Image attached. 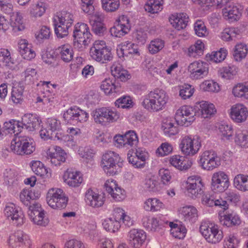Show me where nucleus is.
Listing matches in <instances>:
<instances>
[{"mask_svg": "<svg viewBox=\"0 0 248 248\" xmlns=\"http://www.w3.org/2000/svg\"><path fill=\"white\" fill-rule=\"evenodd\" d=\"M169 100V96L166 91L156 88L142 97L141 105L149 112H158L165 108Z\"/></svg>", "mask_w": 248, "mask_h": 248, "instance_id": "nucleus-1", "label": "nucleus"}, {"mask_svg": "<svg viewBox=\"0 0 248 248\" xmlns=\"http://www.w3.org/2000/svg\"><path fill=\"white\" fill-rule=\"evenodd\" d=\"M91 116L95 123L106 126L120 120V113L113 107H103L94 109Z\"/></svg>", "mask_w": 248, "mask_h": 248, "instance_id": "nucleus-2", "label": "nucleus"}, {"mask_svg": "<svg viewBox=\"0 0 248 248\" xmlns=\"http://www.w3.org/2000/svg\"><path fill=\"white\" fill-rule=\"evenodd\" d=\"M123 161L119 155L113 151L106 152L102 156L101 166L107 175L117 174L123 166Z\"/></svg>", "mask_w": 248, "mask_h": 248, "instance_id": "nucleus-3", "label": "nucleus"}, {"mask_svg": "<svg viewBox=\"0 0 248 248\" xmlns=\"http://www.w3.org/2000/svg\"><path fill=\"white\" fill-rule=\"evenodd\" d=\"M73 37L75 48L82 51L90 43L92 35L87 24L78 22L75 25Z\"/></svg>", "mask_w": 248, "mask_h": 248, "instance_id": "nucleus-4", "label": "nucleus"}, {"mask_svg": "<svg viewBox=\"0 0 248 248\" xmlns=\"http://www.w3.org/2000/svg\"><path fill=\"white\" fill-rule=\"evenodd\" d=\"M202 146V139L198 135H185L181 138L179 144L181 153L188 156H193L197 155Z\"/></svg>", "mask_w": 248, "mask_h": 248, "instance_id": "nucleus-5", "label": "nucleus"}, {"mask_svg": "<svg viewBox=\"0 0 248 248\" xmlns=\"http://www.w3.org/2000/svg\"><path fill=\"white\" fill-rule=\"evenodd\" d=\"M200 232L206 241L212 244L219 243L223 238V231L218 225L210 221H202Z\"/></svg>", "mask_w": 248, "mask_h": 248, "instance_id": "nucleus-6", "label": "nucleus"}, {"mask_svg": "<svg viewBox=\"0 0 248 248\" xmlns=\"http://www.w3.org/2000/svg\"><path fill=\"white\" fill-rule=\"evenodd\" d=\"M64 133L62 128L60 121L54 118H47L45 122L44 127H43L39 132L41 138L44 140H57Z\"/></svg>", "mask_w": 248, "mask_h": 248, "instance_id": "nucleus-7", "label": "nucleus"}, {"mask_svg": "<svg viewBox=\"0 0 248 248\" xmlns=\"http://www.w3.org/2000/svg\"><path fill=\"white\" fill-rule=\"evenodd\" d=\"M92 58L102 63L110 61L113 58L110 49L107 46L104 40H97L94 42L90 49Z\"/></svg>", "mask_w": 248, "mask_h": 248, "instance_id": "nucleus-8", "label": "nucleus"}, {"mask_svg": "<svg viewBox=\"0 0 248 248\" xmlns=\"http://www.w3.org/2000/svg\"><path fill=\"white\" fill-rule=\"evenodd\" d=\"M48 205L54 209L65 208L68 202V197L61 188L53 187L50 188L46 195Z\"/></svg>", "mask_w": 248, "mask_h": 248, "instance_id": "nucleus-9", "label": "nucleus"}, {"mask_svg": "<svg viewBox=\"0 0 248 248\" xmlns=\"http://www.w3.org/2000/svg\"><path fill=\"white\" fill-rule=\"evenodd\" d=\"M10 148L17 155H31L35 150V143L32 138L27 136L15 137L11 141Z\"/></svg>", "mask_w": 248, "mask_h": 248, "instance_id": "nucleus-10", "label": "nucleus"}, {"mask_svg": "<svg viewBox=\"0 0 248 248\" xmlns=\"http://www.w3.org/2000/svg\"><path fill=\"white\" fill-rule=\"evenodd\" d=\"M3 216L6 220L17 227L25 223L26 217L20 208L13 203L7 204L3 209Z\"/></svg>", "mask_w": 248, "mask_h": 248, "instance_id": "nucleus-11", "label": "nucleus"}, {"mask_svg": "<svg viewBox=\"0 0 248 248\" xmlns=\"http://www.w3.org/2000/svg\"><path fill=\"white\" fill-rule=\"evenodd\" d=\"M184 187L188 196L196 199L203 194L204 184L201 176L192 175L189 176L185 182Z\"/></svg>", "mask_w": 248, "mask_h": 248, "instance_id": "nucleus-12", "label": "nucleus"}, {"mask_svg": "<svg viewBox=\"0 0 248 248\" xmlns=\"http://www.w3.org/2000/svg\"><path fill=\"white\" fill-rule=\"evenodd\" d=\"M195 108L189 105H183L179 108L174 114V120L177 125L188 127L195 120Z\"/></svg>", "mask_w": 248, "mask_h": 248, "instance_id": "nucleus-13", "label": "nucleus"}, {"mask_svg": "<svg viewBox=\"0 0 248 248\" xmlns=\"http://www.w3.org/2000/svg\"><path fill=\"white\" fill-rule=\"evenodd\" d=\"M199 164L202 169L211 171L217 168L221 163L220 157L213 150H206L199 156Z\"/></svg>", "mask_w": 248, "mask_h": 248, "instance_id": "nucleus-14", "label": "nucleus"}, {"mask_svg": "<svg viewBox=\"0 0 248 248\" xmlns=\"http://www.w3.org/2000/svg\"><path fill=\"white\" fill-rule=\"evenodd\" d=\"M7 244L9 248H31L32 241L29 234L18 230L10 234Z\"/></svg>", "mask_w": 248, "mask_h": 248, "instance_id": "nucleus-15", "label": "nucleus"}, {"mask_svg": "<svg viewBox=\"0 0 248 248\" xmlns=\"http://www.w3.org/2000/svg\"><path fill=\"white\" fill-rule=\"evenodd\" d=\"M131 28L129 17L122 15L117 18L113 27L110 28L109 32L113 37L121 38L127 34Z\"/></svg>", "mask_w": 248, "mask_h": 248, "instance_id": "nucleus-16", "label": "nucleus"}, {"mask_svg": "<svg viewBox=\"0 0 248 248\" xmlns=\"http://www.w3.org/2000/svg\"><path fill=\"white\" fill-rule=\"evenodd\" d=\"M115 145L119 148L129 149L137 145L139 142L138 134L134 130H128L124 134L114 137Z\"/></svg>", "mask_w": 248, "mask_h": 248, "instance_id": "nucleus-17", "label": "nucleus"}, {"mask_svg": "<svg viewBox=\"0 0 248 248\" xmlns=\"http://www.w3.org/2000/svg\"><path fill=\"white\" fill-rule=\"evenodd\" d=\"M127 156L128 162L134 168L143 169L149 159V154L145 149L138 147L135 149V152L133 149L129 150Z\"/></svg>", "mask_w": 248, "mask_h": 248, "instance_id": "nucleus-18", "label": "nucleus"}, {"mask_svg": "<svg viewBox=\"0 0 248 248\" xmlns=\"http://www.w3.org/2000/svg\"><path fill=\"white\" fill-rule=\"evenodd\" d=\"M230 186L229 177L226 172L223 171H218L213 174L211 178V187L214 192H224Z\"/></svg>", "mask_w": 248, "mask_h": 248, "instance_id": "nucleus-19", "label": "nucleus"}, {"mask_svg": "<svg viewBox=\"0 0 248 248\" xmlns=\"http://www.w3.org/2000/svg\"><path fill=\"white\" fill-rule=\"evenodd\" d=\"M189 77L193 79H200L205 78L209 73V65L201 60L195 61L187 67Z\"/></svg>", "mask_w": 248, "mask_h": 248, "instance_id": "nucleus-20", "label": "nucleus"}, {"mask_svg": "<svg viewBox=\"0 0 248 248\" xmlns=\"http://www.w3.org/2000/svg\"><path fill=\"white\" fill-rule=\"evenodd\" d=\"M28 215L31 220L35 225L45 227L49 223L44 210L38 203H34L29 206Z\"/></svg>", "mask_w": 248, "mask_h": 248, "instance_id": "nucleus-21", "label": "nucleus"}, {"mask_svg": "<svg viewBox=\"0 0 248 248\" xmlns=\"http://www.w3.org/2000/svg\"><path fill=\"white\" fill-rule=\"evenodd\" d=\"M64 121L67 123L71 124L74 121L80 123L88 121L89 114L86 111L77 107H71L63 114Z\"/></svg>", "mask_w": 248, "mask_h": 248, "instance_id": "nucleus-22", "label": "nucleus"}, {"mask_svg": "<svg viewBox=\"0 0 248 248\" xmlns=\"http://www.w3.org/2000/svg\"><path fill=\"white\" fill-rule=\"evenodd\" d=\"M228 114L234 123L242 124L245 123L248 118V108L243 103H236L231 106Z\"/></svg>", "mask_w": 248, "mask_h": 248, "instance_id": "nucleus-23", "label": "nucleus"}, {"mask_svg": "<svg viewBox=\"0 0 248 248\" xmlns=\"http://www.w3.org/2000/svg\"><path fill=\"white\" fill-rule=\"evenodd\" d=\"M62 179L63 182L71 188L79 187L84 182L82 172L72 169H68L64 171Z\"/></svg>", "mask_w": 248, "mask_h": 248, "instance_id": "nucleus-24", "label": "nucleus"}, {"mask_svg": "<svg viewBox=\"0 0 248 248\" xmlns=\"http://www.w3.org/2000/svg\"><path fill=\"white\" fill-rule=\"evenodd\" d=\"M177 214L179 217L186 224L192 225L195 223L199 217L197 208L190 205L180 207L177 210Z\"/></svg>", "mask_w": 248, "mask_h": 248, "instance_id": "nucleus-25", "label": "nucleus"}, {"mask_svg": "<svg viewBox=\"0 0 248 248\" xmlns=\"http://www.w3.org/2000/svg\"><path fill=\"white\" fill-rule=\"evenodd\" d=\"M46 155L47 158L55 166H60L64 163L67 158V153L65 151L57 145L49 147L46 151Z\"/></svg>", "mask_w": 248, "mask_h": 248, "instance_id": "nucleus-26", "label": "nucleus"}, {"mask_svg": "<svg viewBox=\"0 0 248 248\" xmlns=\"http://www.w3.org/2000/svg\"><path fill=\"white\" fill-rule=\"evenodd\" d=\"M84 200L87 205L97 208L104 205L106 197L104 194L90 188L85 193Z\"/></svg>", "mask_w": 248, "mask_h": 248, "instance_id": "nucleus-27", "label": "nucleus"}, {"mask_svg": "<svg viewBox=\"0 0 248 248\" xmlns=\"http://www.w3.org/2000/svg\"><path fill=\"white\" fill-rule=\"evenodd\" d=\"M162 215H159L156 217L145 215L142 218V223L146 229L155 231L165 224H168V221H166Z\"/></svg>", "mask_w": 248, "mask_h": 248, "instance_id": "nucleus-28", "label": "nucleus"}, {"mask_svg": "<svg viewBox=\"0 0 248 248\" xmlns=\"http://www.w3.org/2000/svg\"><path fill=\"white\" fill-rule=\"evenodd\" d=\"M147 238L145 232L141 229H132L127 233V240L133 248H140Z\"/></svg>", "mask_w": 248, "mask_h": 248, "instance_id": "nucleus-29", "label": "nucleus"}, {"mask_svg": "<svg viewBox=\"0 0 248 248\" xmlns=\"http://www.w3.org/2000/svg\"><path fill=\"white\" fill-rule=\"evenodd\" d=\"M117 54L119 58L131 57L134 55H140L138 46L131 42L125 41L117 46Z\"/></svg>", "mask_w": 248, "mask_h": 248, "instance_id": "nucleus-30", "label": "nucleus"}, {"mask_svg": "<svg viewBox=\"0 0 248 248\" xmlns=\"http://www.w3.org/2000/svg\"><path fill=\"white\" fill-rule=\"evenodd\" d=\"M194 108L203 118H210L217 113L215 105L207 101L202 100L197 102L194 105Z\"/></svg>", "mask_w": 248, "mask_h": 248, "instance_id": "nucleus-31", "label": "nucleus"}, {"mask_svg": "<svg viewBox=\"0 0 248 248\" xmlns=\"http://www.w3.org/2000/svg\"><path fill=\"white\" fill-rule=\"evenodd\" d=\"M169 160L171 166L180 171L187 170L193 164L191 159L186 158L184 156L180 155L170 156Z\"/></svg>", "mask_w": 248, "mask_h": 248, "instance_id": "nucleus-32", "label": "nucleus"}, {"mask_svg": "<svg viewBox=\"0 0 248 248\" xmlns=\"http://www.w3.org/2000/svg\"><path fill=\"white\" fill-rule=\"evenodd\" d=\"M41 120L36 114H25L21 118V125L29 131H34L39 127Z\"/></svg>", "mask_w": 248, "mask_h": 248, "instance_id": "nucleus-33", "label": "nucleus"}, {"mask_svg": "<svg viewBox=\"0 0 248 248\" xmlns=\"http://www.w3.org/2000/svg\"><path fill=\"white\" fill-rule=\"evenodd\" d=\"M18 51L25 60H31L35 58L36 53L31 44L25 39H20L17 43Z\"/></svg>", "mask_w": 248, "mask_h": 248, "instance_id": "nucleus-34", "label": "nucleus"}, {"mask_svg": "<svg viewBox=\"0 0 248 248\" xmlns=\"http://www.w3.org/2000/svg\"><path fill=\"white\" fill-rule=\"evenodd\" d=\"M242 9L241 6L233 4L229 5L228 7L223 8L222 16L224 19L229 22H233L238 20L242 15Z\"/></svg>", "mask_w": 248, "mask_h": 248, "instance_id": "nucleus-35", "label": "nucleus"}, {"mask_svg": "<svg viewBox=\"0 0 248 248\" xmlns=\"http://www.w3.org/2000/svg\"><path fill=\"white\" fill-rule=\"evenodd\" d=\"M142 207L146 212L155 213L164 210L165 205L158 198L152 197L146 199L143 202Z\"/></svg>", "mask_w": 248, "mask_h": 248, "instance_id": "nucleus-36", "label": "nucleus"}, {"mask_svg": "<svg viewBox=\"0 0 248 248\" xmlns=\"http://www.w3.org/2000/svg\"><path fill=\"white\" fill-rule=\"evenodd\" d=\"M179 126L171 118H166L162 121L161 129L164 135L168 137L177 135L180 131Z\"/></svg>", "mask_w": 248, "mask_h": 248, "instance_id": "nucleus-37", "label": "nucleus"}, {"mask_svg": "<svg viewBox=\"0 0 248 248\" xmlns=\"http://www.w3.org/2000/svg\"><path fill=\"white\" fill-rule=\"evenodd\" d=\"M189 17L184 13L172 14L169 17V22L175 29L180 31L185 29L187 26Z\"/></svg>", "mask_w": 248, "mask_h": 248, "instance_id": "nucleus-38", "label": "nucleus"}, {"mask_svg": "<svg viewBox=\"0 0 248 248\" xmlns=\"http://www.w3.org/2000/svg\"><path fill=\"white\" fill-rule=\"evenodd\" d=\"M100 88L107 95L113 93L120 94L124 92L122 87L118 83L116 84L115 80L110 78H106L103 80Z\"/></svg>", "mask_w": 248, "mask_h": 248, "instance_id": "nucleus-39", "label": "nucleus"}, {"mask_svg": "<svg viewBox=\"0 0 248 248\" xmlns=\"http://www.w3.org/2000/svg\"><path fill=\"white\" fill-rule=\"evenodd\" d=\"M32 170L38 176L43 178H49L51 177V170L46 167L44 164L38 160H33L31 163Z\"/></svg>", "mask_w": 248, "mask_h": 248, "instance_id": "nucleus-40", "label": "nucleus"}, {"mask_svg": "<svg viewBox=\"0 0 248 248\" xmlns=\"http://www.w3.org/2000/svg\"><path fill=\"white\" fill-rule=\"evenodd\" d=\"M219 220L222 225L227 227L239 225L241 223L240 217L233 212H226L220 216Z\"/></svg>", "mask_w": 248, "mask_h": 248, "instance_id": "nucleus-41", "label": "nucleus"}, {"mask_svg": "<svg viewBox=\"0 0 248 248\" xmlns=\"http://www.w3.org/2000/svg\"><path fill=\"white\" fill-rule=\"evenodd\" d=\"M112 216L115 217L120 222V223L122 222L125 226L128 227L132 226L134 224L133 219L122 208L119 207L114 208Z\"/></svg>", "mask_w": 248, "mask_h": 248, "instance_id": "nucleus-42", "label": "nucleus"}, {"mask_svg": "<svg viewBox=\"0 0 248 248\" xmlns=\"http://www.w3.org/2000/svg\"><path fill=\"white\" fill-rule=\"evenodd\" d=\"M112 75L122 81H126L131 78L128 71L119 63H114L111 67Z\"/></svg>", "mask_w": 248, "mask_h": 248, "instance_id": "nucleus-43", "label": "nucleus"}, {"mask_svg": "<svg viewBox=\"0 0 248 248\" xmlns=\"http://www.w3.org/2000/svg\"><path fill=\"white\" fill-rule=\"evenodd\" d=\"M143 187L146 190L152 193H159L162 190L161 184L154 176L146 178Z\"/></svg>", "mask_w": 248, "mask_h": 248, "instance_id": "nucleus-44", "label": "nucleus"}, {"mask_svg": "<svg viewBox=\"0 0 248 248\" xmlns=\"http://www.w3.org/2000/svg\"><path fill=\"white\" fill-rule=\"evenodd\" d=\"M218 135L223 141H231L233 137V128L232 124L226 123L220 124L218 127Z\"/></svg>", "mask_w": 248, "mask_h": 248, "instance_id": "nucleus-45", "label": "nucleus"}, {"mask_svg": "<svg viewBox=\"0 0 248 248\" xmlns=\"http://www.w3.org/2000/svg\"><path fill=\"white\" fill-rule=\"evenodd\" d=\"M61 60L65 63L70 62L74 57V51L72 46L68 44L60 46L57 49Z\"/></svg>", "mask_w": 248, "mask_h": 248, "instance_id": "nucleus-46", "label": "nucleus"}, {"mask_svg": "<svg viewBox=\"0 0 248 248\" xmlns=\"http://www.w3.org/2000/svg\"><path fill=\"white\" fill-rule=\"evenodd\" d=\"M233 186L239 191H248V175L242 173L236 175L233 179Z\"/></svg>", "mask_w": 248, "mask_h": 248, "instance_id": "nucleus-47", "label": "nucleus"}, {"mask_svg": "<svg viewBox=\"0 0 248 248\" xmlns=\"http://www.w3.org/2000/svg\"><path fill=\"white\" fill-rule=\"evenodd\" d=\"M40 197V193L30 188L23 189L19 194L20 201L27 206L30 204L31 201L38 199Z\"/></svg>", "mask_w": 248, "mask_h": 248, "instance_id": "nucleus-48", "label": "nucleus"}, {"mask_svg": "<svg viewBox=\"0 0 248 248\" xmlns=\"http://www.w3.org/2000/svg\"><path fill=\"white\" fill-rule=\"evenodd\" d=\"M234 141L235 144L241 148H248V131L238 129L234 134Z\"/></svg>", "mask_w": 248, "mask_h": 248, "instance_id": "nucleus-49", "label": "nucleus"}, {"mask_svg": "<svg viewBox=\"0 0 248 248\" xmlns=\"http://www.w3.org/2000/svg\"><path fill=\"white\" fill-rule=\"evenodd\" d=\"M204 44L202 40L199 39L194 45L190 46L187 50V55L190 57L198 58L203 54Z\"/></svg>", "mask_w": 248, "mask_h": 248, "instance_id": "nucleus-50", "label": "nucleus"}, {"mask_svg": "<svg viewBox=\"0 0 248 248\" xmlns=\"http://www.w3.org/2000/svg\"><path fill=\"white\" fill-rule=\"evenodd\" d=\"M11 26L15 31H22L26 28L22 14L18 12L13 13L11 17Z\"/></svg>", "mask_w": 248, "mask_h": 248, "instance_id": "nucleus-51", "label": "nucleus"}, {"mask_svg": "<svg viewBox=\"0 0 248 248\" xmlns=\"http://www.w3.org/2000/svg\"><path fill=\"white\" fill-rule=\"evenodd\" d=\"M228 54V50L224 47H222L218 51H213L206 55V59L210 62L218 63L225 60Z\"/></svg>", "mask_w": 248, "mask_h": 248, "instance_id": "nucleus-52", "label": "nucleus"}, {"mask_svg": "<svg viewBox=\"0 0 248 248\" xmlns=\"http://www.w3.org/2000/svg\"><path fill=\"white\" fill-rule=\"evenodd\" d=\"M232 94L235 97L248 100V82L235 85L232 89Z\"/></svg>", "mask_w": 248, "mask_h": 248, "instance_id": "nucleus-53", "label": "nucleus"}, {"mask_svg": "<svg viewBox=\"0 0 248 248\" xmlns=\"http://www.w3.org/2000/svg\"><path fill=\"white\" fill-rule=\"evenodd\" d=\"M240 30L237 28L227 27L224 29L219 35V38L224 42H231L234 40L240 34Z\"/></svg>", "mask_w": 248, "mask_h": 248, "instance_id": "nucleus-54", "label": "nucleus"}, {"mask_svg": "<svg viewBox=\"0 0 248 248\" xmlns=\"http://www.w3.org/2000/svg\"><path fill=\"white\" fill-rule=\"evenodd\" d=\"M24 90L23 86L17 85L13 87L11 92L10 101L15 104H20L24 100Z\"/></svg>", "mask_w": 248, "mask_h": 248, "instance_id": "nucleus-55", "label": "nucleus"}, {"mask_svg": "<svg viewBox=\"0 0 248 248\" xmlns=\"http://www.w3.org/2000/svg\"><path fill=\"white\" fill-rule=\"evenodd\" d=\"M168 224L170 228V233L173 237L180 239L185 237L187 230L184 225L169 221Z\"/></svg>", "mask_w": 248, "mask_h": 248, "instance_id": "nucleus-56", "label": "nucleus"}, {"mask_svg": "<svg viewBox=\"0 0 248 248\" xmlns=\"http://www.w3.org/2000/svg\"><path fill=\"white\" fill-rule=\"evenodd\" d=\"M47 4L43 1H39L33 4L30 8V14L31 17H41L46 12Z\"/></svg>", "mask_w": 248, "mask_h": 248, "instance_id": "nucleus-57", "label": "nucleus"}, {"mask_svg": "<svg viewBox=\"0 0 248 248\" xmlns=\"http://www.w3.org/2000/svg\"><path fill=\"white\" fill-rule=\"evenodd\" d=\"M248 53V47L244 43L237 44L234 48L233 57L235 61L240 62Z\"/></svg>", "mask_w": 248, "mask_h": 248, "instance_id": "nucleus-58", "label": "nucleus"}, {"mask_svg": "<svg viewBox=\"0 0 248 248\" xmlns=\"http://www.w3.org/2000/svg\"><path fill=\"white\" fill-rule=\"evenodd\" d=\"M103 228L108 232H115L121 228L120 222L115 217L105 219L103 223Z\"/></svg>", "mask_w": 248, "mask_h": 248, "instance_id": "nucleus-59", "label": "nucleus"}, {"mask_svg": "<svg viewBox=\"0 0 248 248\" xmlns=\"http://www.w3.org/2000/svg\"><path fill=\"white\" fill-rule=\"evenodd\" d=\"M238 72V68L236 65L230 64L220 69L219 72L221 78L231 79L235 76Z\"/></svg>", "mask_w": 248, "mask_h": 248, "instance_id": "nucleus-60", "label": "nucleus"}, {"mask_svg": "<svg viewBox=\"0 0 248 248\" xmlns=\"http://www.w3.org/2000/svg\"><path fill=\"white\" fill-rule=\"evenodd\" d=\"M163 0H149L144 5L146 11L151 14L158 13L163 9Z\"/></svg>", "mask_w": 248, "mask_h": 248, "instance_id": "nucleus-61", "label": "nucleus"}, {"mask_svg": "<svg viewBox=\"0 0 248 248\" xmlns=\"http://www.w3.org/2000/svg\"><path fill=\"white\" fill-rule=\"evenodd\" d=\"M4 128L9 133L17 135L21 132L23 126L19 121L11 120L4 123Z\"/></svg>", "mask_w": 248, "mask_h": 248, "instance_id": "nucleus-62", "label": "nucleus"}, {"mask_svg": "<svg viewBox=\"0 0 248 248\" xmlns=\"http://www.w3.org/2000/svg\"><path fill=\"white\" fill-rule=\"evenodd\" d=\"M240 242L236 233L227 234L223 241V248H238Z\"/></svg>", "mask_w": 248, "mask_h": 248, "instance_id": "nucleus-63", "label": "nucleus"}, {"mask_svg": "<svg viewBox=\"0 0 248 248\" xmlns=\"http://www.w3.org/2000/svg\"><path fill=\"white\" fill-rule=\"evenodd\" d=\"M54 31L57 37L62 38L68 35L69 26L54 18Z\"/></svg>", "mask_w": 248, "mask_h": 248, "instance_id": "nucleus-64", "label": "nucleus"}]
</instances>
